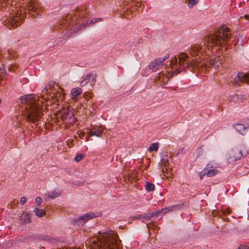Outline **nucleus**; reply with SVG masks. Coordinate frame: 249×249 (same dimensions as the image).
<instances>
[{"mask_svg":"<svg viewBox=\"0 0 249 249\" xmlns=\"http://www.w3.org/2000/svg\"><path fill=\"white\" fill-rule=\"evenodd\" d=\"M178 57L179 68L173 71L172 75H177L186 69H200L202 71H205L212 67H213L215 70H217L221 65L219 57L210 59L202 64H201L199 61H196L191 58L185 53H182L178 55Z\"/></svg>","mask_w":249,"mask_h":249,"instance_id":"nucleus-1","label":"nucleus"},{"mask_svg":"<svg viewBox=\"0 0 249 249\" xmlns=\"http://www.w3.org/2000/svg\"><path fill=\"white\" fill-rule=\"evenodd\" d=\"M98 237L86 242V246L89 245L91 249H118L120 241L118 235L113 231L99 232Z\"/></svg>","mask_w":249,"mask_h":249,"instance_id":"nucleus-2","label":"nucleus"},{"mask_svg":"<svg viewBox=\"0 0 249 249\" xmlns=\"http://www.w3.org/2000/svg\"><path fill=\"white\" fill-rule=\"evenodd\" d=\"M34 94H29L20 97L23 104H27L26 110L23 112V116L26 121L36 124L40 119L42 113L41 108L36 104Z\"/></svg>","mask_w":249,"mask_h":249,"instance_id":"nucleus-3","label":"nucleus"},{"mask_svg":"<svg viewBox=\"0 0 249 249\" xmlns=\"http://www.w3.org/2000/svg\"><path fill=\"white\" fill-rule=\"evenodd\" d=\"M230 29L226 26L223 25L218 29L217 32L206 36L204 44L210 46H223L231 38Z\"/></svg>","mask_w":249,"mask_h":249,"instance_id":"nucleus-4","label":"nucleus"},{"mask_svg":"<svg viewBox=\"0 0 249 249\" xmlns=\"http://www.w3.org/2000/svg\"><path fill=\"white\" fill-rule=\"evenodd\" d=\"M18 10H17L15 12V14H10L8 18L4 20L5 25L9 28H15L20 25V15L18 14Z\"/></svg>","mask_w":249,"mask_h":249,"instance_id":"nucleus-5","label":"nucleus"},{"mask_svg":"<svg viewBox=\"0 0 249 249\" xmlns=\"http://www.w3.org/2000/svg\"><path fill=\"white\" fill-rule=\"evenodd\" d=\"M169 57V55L166 54L163 57H160L154 61L151 62L149 65V68L151 69L153 71H156L165 68L166 65L164 64V61Z\"/></svg>","mask_w":249,"mask_h":249,"instance_id":"nucleus-6","label":"nucleus"},{"mask_svg":"<svg viewBox=\"0 0 249 249\" xmlns=\"http://www.w3.org/2000/svg\"><path fill=\"white\" fill-rule=\"evenodd\" d=\"M61 116L62 120L65 123L73 124L76 122V119L70 107L64 109Z\"/></svg>","mask_w":249,"mask_h":249,"instance_id":"nucleus-7","label":"nucleus"},{"mask_svg":"<svg viewBox=\"0 0 249 249\" xmlns=\"http://www.w3.org/2000/svg\"><path fill=\"white\" fill-rule=\"evenodd\" d=\"M22 1L20 3L24 7H26L27 9L32 12L38 14V3L35 0H21Z\"/></svg>","mask_w":249,"mask_h":249,"instance_id":"nucleus-8","label":"nucleus"},{"mask_svg":"<svg viewBox=\"0 0 249 249\" xmlns=\"http://www.w3.org/2000/svg\"><path fill=\"white\" fill-rule=\"evenodd\" d=\"M188 52H189L192 56H197L204 53L203 49L202 46L198 44H193L190 48L188 49Z\"/></svg>","mask_w":249,"mask_h":249,"instance_id":"nucleus-9","label":"nucleus"},{"mask_svg":"<svg viewBox=\"0 0 249 249\" xmlns=\"http://www.w3.org/2000/svg\"><path fill=\"white\" fill-rule=\"evenodd\" d=\"M239 83H245L249 84V73H243V72H239L237 74V79L234 84L239 85Z\"/></svg>","mask_w":249,"mask_h":249,"instance_id":"nucleus-10","label":"nucleus"},{"mask_svg":"<svg viewBox=\"0 0 249 249\" xmlns=\"http://www.w3.org/2000/svg\"><path fill=\"white\" fill-rule=\"evenodd\" d=\"M243 154L241 151L236 150L231 152L228 158L230 162H233L240 160L242 157Z\"/></svg>","mask_w":249,"mask_h":249,"instance_id":"nucleus-11","label":"nucleus"},{"mask_svg":"<svg viewBox=\"0 0 249 249\" xmlns=\"http://www.w3.org/2000/svg\"><path fill=\"white\" fill-rule=\"evenodd\" d=\"M95 217V214L93 213H86L79 217L77 219H75L74 221L77 222L78 224L84 223L88 220Z\"/></svg>","mask_w":249,"mask_h":249,"instance_id":"nucleus-12","label":"nucleus"},{"mask_svg":"<svg viewBox=\"0 0 249 249\" xmlns=\"http://www.w3.org/2000/svg\"><path fill=\"white\" fill-rule=\"evenodd\" d=\"M102 132V130L101 128L99 127H92L90 131L88 132V133L90 136L99 137Z\"/></svg>","mask_w":249,"mask_h":249,"instance_id":"nucleus-13","label":"nucleus"},{"mask_svg":"<svg viewBox=\"0 0 249 249\" xmlns=\"http://www.w3.org/2000/svg\"><path fill=\"white\" fill-rule=\"evenodd\" d=\"M211 167L210 164L207 165L206 168H205L206 172V176L209 177H211L216 175L218 173V170L215 169L210 170L209 169Z\"/></svg>","mask_w":249,"mask_h":249,"instance_id":"nucleus-14","label":"nucleus"},{"mask_svg":"<svg viewBox=\"0 0 249 249\" xmlns=\"http://www.w3.org/2000/svg\"><path fill=\"white\" fill-rule=\"evenodd\" d=\"M234 128L241 134L244 135L245 134L246 127L241 124H237L233 125Z\"/></svg>","mask_w":249,"mask_h":249,"instance_id":"nucleus-15","label":"nucleus"},{"mask_svg":"<svg viewBox=\"0 0 249 249\" xmlns=\"http://www.w3.org/2000/svg\"><path fill=\"white\" fill-rule=\"evenodd\" d=\"M160 213H162L161 211H158L152 213H147L142 217V218L147 220L153 217H158Z\"/></svg>","mask_w":249,"mask_h":249,"instance_id":"nucleus-16","label":"nucleus"},{"mask_svg":"<svg viewBox=\"0 0 249 249\" xmlns=\"http://www.w3.org/2000/svg\"><path fill=\"white\" fill-rule=\"evenodd\" d=\"M168 164L169 163L167 158L165 159L164 158H162L160 161V168L163 173L164 172V169H165V170L167 169V167Z\"/></svg>","mask_w":249,"mask_h":249,"instance_id":"nucleus-17","label":"nucleus"},{"mask_svg":"<svg viewBox=\"0 0 249 249\" xmlns=\"http://www.w3.org/2000/svg\"><path fill=\"white\" fill-rule=\"evenodd\" d=\"M82 92V89L80 88L72 89L71 91V97L74 99L77 96L81 94Z\"/></svg>","mask_w":249,"mask_h":249,"instance_id":"nucleus-18","label":"nucleus"},{"mask_svg":"<svg viewBox=\"0 0 249 249\" xmlns=\"http://www.w3.org/2000/svg\"><path fill=\"white\" fill-rule=\"evenodd\" d=\"M21 220L23 224H26L31 222L30 215L28 213H24L21 215Z\"/></svg>","mask_w":249,"mask_h":249,"instance_id":"nucleus-19","label":"nucleus"},{"mask_svg":"<svg viewBox=\"0 0 249 249\" xmlns=\"http://www.w3.org/2000/svg\"><path fill=\"white\" fill-rule=\"evenodd\" d=\"M61 195V192L59 190H54L52 191L48 195L50 198H54L58 197Z\"/></svg>","mask_w":249,"mask_h":249,"instance_id":"nucleus-20","label":"nucleus"},{"mask_svg":"<svg viewBox=\"0 0 249 249\" xmlns=\"http://www.w3.org/2000/svg\"><path fill=\"white\" fill-rule=\"evenodd\" d=\"M158 79L159 81L163 84L166 83L169 80L168 76H164V73H159Z\"/></svg>","mask_w":249,"mask_h":249,"instance_id":"nucleus-21","label":"nucleus"},{"mask_svg":"<svg viewBox=\"0 0 249 249\" xmlns=\"http://www.w3.org/2000/svg\"><path fill=\"white\" fill-rule=\"evenodd\" d=\"M159 147V143L158 142L152 143L149 147L148 150L149 152L157 151Z\"/></svg>","mask_w":249,"mask_h":249,"instance_id":"nucleus-22","label":"nucleus"},{"mask_svg":"<svg viewBox=\"0 0 249 249\" xmlns=\"http://www.w3.org/2000/svg\"><path fill=\"white\" fill-rule=\"evenodd\" d=\"M34 212L38 217H42L45 214L46 212L43 209H39L38 208H35Z\"/></svg>","mask_w":249,"mask_h":249,"instance_id":"nucleus-23","label":"nucleus"},{"mask_svg":"<svg viewBox=\"0 0 249 249\" xmlns=\"http://www.w3.org/2000/svg\"><path fill=\"white\" fill-rule=\"evenodd\" d=\"M155 185L149 182L146 181L145 182V188L147 192H150L154 190Z\"/></svg>","mask_w":249,"mask_h":249,"instance_id":"nucleus-24","label":"nucleus"},{"mask_svg":"<svg viewBox=\"0 0 249 249\" xmlns=\"http://www.w3.org/2000/svg\"><path fill=\"white\" fill-rule=\"evenodd\" d=\"M92 76L91 73H89L87 74L85 77L82 81H81V85L85 86L86 85L90 80V78Z\"/></svg>","mask_w":249,"mask_h":249,"instance_id":"nucleus-25","label":"nucleus"},{"mask_svg":"<svg viewBox=\"0 0 249 249\" xmlns=\"http://www.w3.org/2000/svg\"><path fill=\"white\" fill-rule=\"evenodd\" d=\"M175 208H176L175 206H170V207H169L167 208H165L161 209V212L163 213H166L169 212V211H173Z\"/></svg>","mask_w":249,"mask_h":249,"instance_id":"nucleus-26","label":"nucleus"},{"mask_svg":"<svg viewBox=\"0 0 249 249\" xmlns=\"http://www.w3.org/2000/svg\"><path fill=\"white\" fill-rule=\"evenodd\" d=\"M239 96H240L238 95H233L231 98H230L229 101L231 102V100H232L235 103L240 102L241 101H238L239 99Z\"/></svg>","mask_w":249,"mask_h":249,"instance_id":"nucleus-27","label":"nucleus"},{"mask_svg":"<svg viewBox=\"0 0 249 249\" xmlns=\"http://www.w3.org/2000/svg\"><path fill=\"white\" fill-rule=\"evenodd\" d=\"M84 156H85L84 154H79L75 157L74 160L76 162H79L82 160V159L84 158Z\"/></svg>","mask_w":249,"mask_h":249,"instance_id":"nucleus-28","label":"nucleus"},{"mask_svg":"<svg viewBox=\"0 0 249 249\" xmlns=\"http://www.w3.org/2000/svg\"><path fill=\"white\" fill-rule=\"evenodd\" d=\"M198 2V0H189L188 6L190 7H193Z\"/></svg>","mask_w":249,"mask_h":249,"instance_id":"nucleus-29","label":"nucleus"},{"mask_svg":"<svg viewBox=\"0 0 249 249\" xmlns=\"http://www.w3.org/2000/svg\"><path fill=\"white\" fill-rule=\"evenodd\" d=\"M198 175H199L200 179H202L203 177L204 176H206V172L205 169L204 168V170L202 172H199L198 173Z\"/></svg>","mask_w":249,"mask_h":249,"instance_id":"nucleus-30","label":"nucleus"},{"mask_svg":"<svg viewBox=\"0 0 249 249\" xmlns=\"http://www.w3.org/2000/svg\"><path fill=\"white\" fill-rule=\"evenodd\" d=\"M177 63V58H175L174 59L171 60L170 63V65L172 66L173 67V66L175 64H176Z\"/></svg>","mask_w":249,"mask_h":249,"instance_id":"nucleus-31","label":"nucleus"},{"mask_svg":"<svg viewBox=\"0 0 249 249\" xmlns=\"http://www.w3.org/2000/svg\"><path fill=\"white\" fill-rule=\"evenodd\" d=\"M36 201L38 205H40L42 201V198L38 196L36 198Z\"/></svg>","mask_w":249,"mask_h":249,"instance_id":"nucleus-32","label":"nucleus"},{"mask_svg":"<svg viewBox=\"0 0 249 249\" xmlns=\"http://www.w3.org/2000/svg\"><path fill=\"white\" fill-rule=\"evenodd\" d=\"M26 201H27L26 198L24 196H23L22 197H21L20 201V204L21 205L24 204L25 203V202H26Z\"/></svg>","mask_w":249,"mask_h":249,"instance_id":"nucleus-33","label":"nucleus"},{"mask_svg":"<svg viewBox=\"0 0 249 249\" xmlns=\"http://www.w3.org/2000/svg\"><path fill=\"white\" fill-rule=\"evenodd\" d=\"M249 249L248 247L246 245H240L238 248V249Z\"/></svg>","mask_w":249,"mask_h":249,"instance_id":"nucleus-34","label":"nucleus"},{"mask_svg":"<svg viewBox=\"0 0 249 249\" xmlns=\"http://www.w3.org/2000/svg\"><path fill=\"white\" fill-rule=\"evenodd\" d=\"M85 134V133L83 132H80V133L79 134V135L80 137H83Z\"/></svg>","mask_w":249,"mask_h":249,"instance_id":"nucleus-35","label":"nucleus"},{"mask_svg":"<svg viewBox=\"0 0 249 249\" xmlns=\"http://www.w3.org/2000/svg\"><path fill=\"white\" fill-rule=\"evenodd\" d=\"M249 16H248L247 15H245V18H246V19H248L249 18Z\"/></svg>","mask_w":249,"mask_h":249,"instance_id":"nucleus-36","label":"nucleus"},{"mask_svg":"<svg viewBox=\"0 0 249 249\" xmlns=\"http://www.w3.org/2000/svg\"><path fill=\"white\" fill-rule=\"evenodd\" d=\"M11 1L13 2V1H11V0H7V4H10Z\"/></svg>","mask_w":249,"mask_h":249,"instance_id":"nucleus-37","label":"nucleus"},{"mask_svg":"<svg viewBox=\"0 0 249 249\" xmlns=\"http://www.w3.org/2000/svg\"><path fill=\"white\" fill-rule=\"evenodd\" d=\"M167 157V154H165V158Z\"/></svg>","mask_w":249,"mask_h":249,"instance_id":"nucleus-38","label":"nucleus"},{"mask_svg":"<svg viewBox=\"0 0 249 249\" xmlns=\"http://www.w3.org/2000/svg\"><path fill=\"white\" fill-rule=\"evenodd\" d=\"M91 22H93V20H91ZM97 22V20H95V21H94V22Z\"/></svg>","mask_w":249,"mask_h":249,"instance_id":"nucleus-39","label":"nucleus"},{"mask_svg":"<svg viewBox=\"0 0 249 249\" xmlns=\"http://www.w3.org/2000/svg\"><path fill=\"white\" fill-rule=\"evenodd\" d=\"M47 86L46 87V88L44 89V90H46L47 89Z\"/></svg>","mask_w":249,"mask_h":249,"instance_id":"nucleus-40","label":"nucleus"},{"mask_svg":"<svg viewBox=\"0 0 249 249\" xmlns=\"http://www.w3.org/2000/svg\"><path fill=\"white\" fill-rule=\"evenodd\" d=\"M40 249H44V248H41Z\"/></svg>","mask_w":249,"mask_h":249,"instance_id":"nucleus-41","label":"nucleus"}]
</instances>
